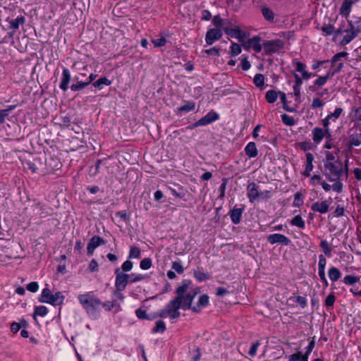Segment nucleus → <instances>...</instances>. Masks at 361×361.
Listing matches in <instances>:
<instances>
[{
    "label": "nucleus",
    "instance_id": "nucleus-1",
    "mask_svg": "<svg viewBox=\"0 0 361 361\" xmlns=\"http://www.w3.org/2000/svg\"><path fill=\"white\" fill-rule=\"evenodd\" d=\"M324 167V174L329 181L341 179L344 174L348 177V166L343 165L341 161L325 164Z\"/></svg>",
    "mask_w": 361,
    "mask_h": 361
},
{
    "label": "nucleus",
    "instance_id": "nucleus-2",
    "mask_svg": "<svg viewBox=\"0 0 361 361\" xmlns=\"http://www.w3.org/2000/svg\"><path fill=\"white\" fill-rule=\"evenodd\" d=\"M78 298L87 314L92 317L96 318L98 314L97 310L102 305L101 300L90 293L80 294Z\"/></svg>",
    "mask_w": 361,
    "mask_h": 361
},
{
    "label": "nucleus",
    "instance_id": "nucleus-3",
    "mask_svg": "<svg viewBox=\"0 0 361 361\" xmlns=\"http://www.w3.org/2000/svg\"><path fill=\"white\" fill-rule=\"evenodd\" d=\"M179 305L178 300H171L157 315V317L166 318L169 317L171 319H177L180 317Z\"/></svg>",
    "mask_w": 361,
    "mask_h": 361
},
{
    "label": "nucleus",
    "instance_id": "nucleus-4",
    "mask_svg": "<svg viewBox=\"0 0 361 361\" xmlns=\"http://www.w3.org/2000/svg\"><path fill=\"white\" fill-rule=\"evenodd\" d=\"M284 45V42L280 39L264 40L262 43V49L266 55H271L279 52L283 49Z\"/></svg>",
    "mask_w": 361,
    "mask_h": 361
},
{
    "label": "nucleus",
    "instance_id": "nucleus-5",
    "mask_svg": "<svg viewBox=\"0 0 361 361\" xmlns=\"http://www.w3.org/2000/svg\"><path fill=\"white\" fill-rule=\"evenodd\" d=\"M197 293L198 291L197 290L190 289L185 295H182L180 300H178L179 309L182 308L185 310L192 308V302Z\"/></svg>",
    "mask_w": 361,
    "mask_h": 361
},
{
    "label": "nucleus",
    "instance_id": "nucleus-6",
    "mask_svg": "<svg viewBox=\"0 0 361 361\" xmlns=\"http://www.w3.org/2000/svg\"><path fill=\"white\" fill-rule=\"evenodd\" d=\"M115 286L117 290H123L129 283L128 274L123 273L119 268L115 269Z\"/></svg>",
    "mask_w": 361,
    "mask_h": 361
},
{
    "label": "nucleus",
    "instance_id": "nucleus-7",
    "mask_svg": "<svg viewBox=\"0 0 361 361\" xmlns=\"http://www.w3.org/2000/svg\"><path fill=\"white\" fill-rule=\"evenodd\" d=\"M359 128H352L348 131V149H352L355 147L361 145V132L358 133Z\"/></svg>",
    "mask_w": 361,
    "mask_h": 361
},
{
    "label": "nucleus",
    "instance_id": "nucleus-8",
    "mask_svg": "<svg viewBox=\"0 0 361 361\" xmlns=\"http://www.w3.org/2000/svg\"><path fill=\"white\" fill-rule=\"evenodd\" d=\"M260 41L261 37L256 35L246 40V42L243 44V47L245 49L252 48L255 52L259 53L262 50V44H260Z\"/></svg>",
    "mask_w": 361,
    "mask_h": 361
},
{
    "label": "nucleus",
    "instance_id": "nucleus-9",
    "mask_svg": "<svg viewBox=\"0 0 361 361\" xmlns=\"http://www.w3.org/2000/svg\"><path fill=\"white\" fill-rule=\"evenodd\" d=\"M222 31L219 28L209 29L205 35V42L207 45H212L214 42L222 37Z\"/></svg>",
    "mask_w": 361,
    "mask_h": 361
},
{
    "label": "nucleus",
    "instance_id": "nucleus-10",
    "mask_svg": "<svg viewBox=\"0 0 361 361\" xmlns=\"http://www.w3.org/2000/svg\"><path fill=\"white\" fill-rule=\"evenodd\" d=\"M267 241L271 245L279 243L284 245H288L291 243V240L288 237L280 233H274L268 235Z\"/></svg>",
    "mask_w": 361,
    "mask_h": 361
},
{
    "label": "nucleus",
    "instance_id": "nucleus-11",
    "mask_svg": "<svg viewBox=\"0 0 361 361\" xmlns=\"http://www.w3.org/2000/svg\"><path fill=\"white\" fill-rule=\"evenodd\" d=\"M105 240L99 235H94L89 241L87 247V255H92L95 248L101 245H104Z\"/></svg>",
    "mask_w": 361,
    "mask_h": 361
},
{
    "label": "nucleus",
    "instance_id": "nucleus-12",
    "mask_svg": "<svg viewBox=\"0 0 361 361\" xmlns=\"http://www.w3.org/2000/svg\"><path fill=\"white\" fill-rule=\"evenodd\" d=\"M247 197L250 202L253 203L257 199H259V186L254 182L250 183L247 186Z\"/></svg>",
    "mask_w": 361,
    "mask_h": 361
},
{
    "label": "nucleus",
    "instance_id": "nucleus-13",
    "mask_svg": "<svg viewBox=\"0 0 361 361\" xmlns=\"http://www.w3.org/2000/svg\"><path fill=\"white\" fill-rule=\"evenodd\" d=\"M293 64L295 66V69L298 72L301 73L302 78L305 80H308L312 77H314L317 75L315 73H309L305 70V65L300 61H293Z\"/></svg>",
    "mask_w": 361,
    "mask_h": 361
},
{
    "label": "nucleus",
    "instance_id": "nucleus-14",
    "mask_svg": "<svg viewBox=\"0 0 361 361\" xmlns=\"http://www.w3.org/2000/svg\"><path fill=\"white\" fill-rule=\"evenodd\" d=\"M293 64L295 66V69L298 72L301 73L302 78L305 80H308L312 77H314L317 75L315 73H309L305 70V65L300 61H293Z\"/></svg>",
    "mask_w": 361,
    "mask_h": 361
},
{
    "label": "nucleus",
    "instance_id": "nucleus-15",
    "mask_svg": "<svg viewBox=\"0 0 361 361\" xmlns=\"http://www.w3.org/2000/svg\"><path fill=\"white\" fill-rule=\"evenodd\" d=\"M329 208V204L327 200L322 201L321 202H317L312 204L311 209L313 212H317L321 214H326L328 212Z\"/></svg>",
    "mask_w": 361,
    "mask_h": 361
},
{
    "label": "nucleus",
    "instance_id": "nucleus-16",
    "mask_svg": "<svg viewBox=\"0 0 361 361\" xmlns=\"http://www.w3.org/2000/svg\"><path fill=\"white\" fill-rule=\"evenodd\" d=\"M71 79V75L70 71L68 68H64L63 69L61 81V83L59 85V87L63 91L65 92L68 89V84L70 82Z\"/></svg>",
    "mask_w": 361,
    "mask_h": 361
},
{
    "label": "nucleus",
    "instance_id": "nucleus-17",
    "mask_svg": "<svg viewBox=\"0 0 361 361\" xmlns=\"http://www.w3.org/2000/svg\"><path fill=\"white\" fill-rule=\"evenodd\" d=\"M219 118V116L217 113L214 111H210L207 114H206L204 116L201 118L199 120V122L201 125V126H207L208 124L212 123V122L218 120Z\"/></svg>",
    "mask_w": 361,
    "mask_h": 361
},
{
    "label": "nucleus",
    "instance_id": "nucleus-18",
    "mask_svg": "<svg viewBox=\"0 0 361 361\" xmlns=\"http://www.w3.org/2000/svg\"><path fill=\"white\" fill-rule=\"evenodd\" d=\"M74 80L75 83H73L71 85V90L73 92H77L83 90L87 85H89L88 82L85 80H80V75H75L74 77Z\"/></svg>",
    "mask_w": 361,
    "mask_h": 361
},
{
    "label": "nucleus",
    "instance_id": "nucleus-19",
    "mask_svg": "<svg viewBox=\"0 0 361 361\" xmlns=\"http://www.w3.org/2000/svg\"><path fill=\"white\" fill-rule=\"evenodd\" d=\"M244 209V206H243L241 208H233L230 211L229 215L233 224H238L240 222Z\"/></svg>",
    "mask_w": 361,
    "mask_h": 361
},
{
    "label": "nucleus",
    "instance_id": "nucleus-20",
    "mask_svg": "<svg viewBox=\"0 0 361 361\" xmlns=\"http://www.w3.org/2000/svg\"><path fill=\"white\" fill-rule=\"evenodd\" d=\"M191 284V281L189 280H184L181 285H180L178 288L176 290V293H177V297H176L173 300H180L181 295H184L185 293L188 292L190 286Z\"/></svg>",
    "mask_w": 361,
    "mask_h": 361
},
{
    "label": "nucleus",
    "instance_id": "nucleus-21",
    "mask_svg": "<svg viewBox=\"0 0 361 361\" xmlns=\"http://www.w3.org/2000/svg\"><path fill=\"white\" fill-rule=\"evenodd\" d=\"M245 153L249 158H255L257 156L258 150L254 142H250L246 145Z\"/></svg>",
    "mask_w": 361,
    "mask_h": 361
},
{
    "label": "nucleus",
    "instance_id": "nucleus-22",
    "mask_svg": "<svg viewBox=\"0 0 361 361\" xmlns=\"http://www.w3.org/2000/svg\"><path fill=\"white\" fill-rule=\"evenodd\" d=\"M346 32V35L343 37L342 40L341 41V45H346L349 44L353 39H355L357 35L353 30H350V28L348 27V28L344 31Z\"/></svg>",
    "mask_w": 361,
    "mask_h": 361
},
{
    "label": "nucleus",
    "instance_id": "nucleus-23",
    "mask_svg": "<svg viewBox=\"0 0 361 361\" xmlns=\"http://www.w3.org/2000/svg\"><path fill=\"white\" fill-rule=\"evenodd\" d=\"M353 3V0H344L340 8V13L343 16H348Z\"/></svg>",
    "mask_w": 361,
    "mask_h": 361
},
{
    "label": "nucleus",
    "instance_id": "nucleus-24",
    "mask_svg": "<svg viewBox=\"0 0 361 361\" xmlns=\"http://www.w3.org/2000/svg\"><path fill=\"white\" fill-rule=\"evenodd\" d=\"M209 304V296L206 294H203L200 296L197 305L192 307V310L195 312H200V307H206Z\"/></svg>",
    "mask_w": 361,
    "mask_h": 361
},
{
    "label": "nucleus",
    "instance_id": "nucleus-25",
    "mask_svg": "<svg viewBox=\"0 0 361 361\" xmlns=\"http://www.w3.org/2000/svg\"><path fill=\"white\" fill-rule=\"evenodd\" d=\"M325 133L321 128H314L312 130V140L315 143H319L324 137Z\"/></svg>",
    "mask_w": 361,
    "mask_h": 361
},
{
    "label": "nucleus",
    "instance_id": "nucleus-26",
    "mask_svg": "<svg viewBox=\"0 0 361 361\" xmlns=\"http://www.w3.org/2000/svg\"><path fill=\"white\" fill-rule=\"evenodd\" d=\"M25 22V18L23 16H20L15 19H12L9 21V28L15 31L19 28L20 25L24 24Z\"/></svg>",
    "mask_w": 361,
    "mask_h": 361
},
{
    "label": "nucleus",
    "instance_id": "nucleus-27",
    "mask_svg": "<svg viewBox=\"0 0 361 361\" xmlns=\"http://www.w3.org/2000/svg\"><path fill=\"white\" fill-rule=\"evenodd\" d=\"M329 277L332 281H337L341 276V273L339 269L336 267H331L329 269Z\"/></svg>",
    "mask_w": 361,
    "mask_h": 361
},
{
    "label": "nucleus",
    "instance_id": "nucleus-28",
    "mask_svg": "<svg viewBox=\"0 0 361 361\" xmlns=\"http://www.w3.org/2000/svg\"><path fill=\"white\" fill-rule=\"evenodd\" d=\"M51 295H52V294L49 288H44L42 290V295L39 298V301L41 302H46V303L51 304L50 298H51Z\"/></svg>",
    "mask_w": 361,
    "mask_h": 361
},
{
    "label": "nucleus",
    "instance_id": "nucleus-29",
    "mask_svg": "<svg viewBox=\"0 0 361 361\" xmlns=\"http://www.w3.org/2000/svg\"><path fill=\"white\" fill-rule=\"evenodd\" d=\"M355 126L361 131V106L355 110L353 114Z\"/></svg>",
    "mask_w": 361,
    "mask_h": 361
},
{
    "label": "nucleus",
    "instance_id": "nucleus-30",
    "mask_svg": "<svg viewBox=\"0 0 361 361\" xmlns=\"http://www.w3.org/2000/svg\"><path fill=\"white\" fill-rule=\"evenodd\" d=\"M292 226H298L300 228L304 229L305 227V222L300 215L295 216L290 221Z\"/></svg>",
    "mask_w": 361,
    "mask_h": 361
},
{
    "label": "nucleus",
    "instance_id": "nucleus-31",
    "mask_svg": "<svg viewBox=\"0 0 361 361\" xmlns=\"http://www.w3.org/2000/svg\"><path fill=\"white\" fill-rule=\"evenodd\" d=\"M348 27L358 35V34L361 32V20L349 21Z\"/></svg>",
    "mask_w": 361,
    "mask_h": 361
},
{
    "label": "nucleus",
    "instance_id": "nucleus-32",
    "mask_svg": "<svg viewBox=\"0 0 361 361\" xmlns=\"http://www.w3.org/2000/svg\"><path fill=\"white\" fill-rule=\"evenodd\" d=\"M279 92L274 90H270L266 92L265 99L269 103H274L277 99Z\"/></svg>",
    "mask_w": 361,
    "mask_h": 361
},
{
    "label": "nucleus",
    "instance_id": "nucleus-33",
    "mask_svg": "<svg viewBox=\"0 0 361 361\" xmlns=\"http://www.w3.org/2000/svg\"><path fill=\"white\" fill-rule=\"evenodd\" d=\"M64 296L62 295L61 292H56L54 294H52L51 299V304L56 305H60L63 302Z\"/></svg>",
    "mask_w": 361,
    "mask_h": 361
},
{
    "label": "nucleus",
    "instance_id": "nucleus-34",
    "mask_svg": "<svg viewBox=\"0 0 361 361\" xmlns=\"http://www.w3.org/2000/svg\"><path fill=\"white\" fill-rule=\"evenodd\" d=\"M212 23L216 27V28L223 29L224 27L227 26L225 21L220 17L219 15H216L214 16L212 19Z\"/></svg>",
    "mask_w": 361,
    "mask_h": 361
},
{
    "label": "nucleus",
    "instance_id": "nucleus-35",
    "mask_svg": "<svg viewBox=\"0 0 361 361\" xmlns=\"http://www.w3.org/2000/svg\"><path fill=\"white\" fill-rule=\"evenodd\" d=\"M326 78H325L324 76H319L318 78L314 80V85L310 87V89L313 92H316V86L322 87L326 84Z\"/></svg>",
    "mask_w": 361,
    "mask_h": 361
},
{
    "label": "nucleus",
    "instance_id": "nucleus-36",
    "mask_svg": "<svg viewBox=\"0 0 361 361\" xmlns=\"http://www.w3.org/2000/svg\"><path fill=\"white\" fill-rule=\"evenodd\" d=\"M195 108V104L192 101L187 102L184 105L178 108V111L189 112L193 111Z\"/></svg>",
    "mask_w": 361,
    "mask_h": 361
},
{
    "label": "nucleus",
    "instance_id": "nucleus-37",
    "mask_svg": "<svg viewBox=\"0 0 361 361\" xmlns=\"http://www.w3.org/2000/svg\"><path fill=\"white\" fill-rule=\"evenodd\" d=\"M194 276L198 281H204L209 279L210 275L200 270L194 271Z\"/></svg>",
    "mask_w": 361,
    "mask_h": 361
},
{
    "label": "nucleus",
    "instance_id": "nucleus-38",
    "mask_svg": "<svg viewBox=\"0 0 361 361\" xmlns=\"http://www.w3.org/2000/svg\"><path fill=\"white\" fill-rule=\"evenodd\" d=\"M111 84V80H109L106 77H102V78L98 79L97 80L94 81L93 82V86L94 87L101 88L102 85H107L108 86V85H110Z\"/></svg>",
    "mask_w": 361,
    "mask_h": 361
},
{
    "label": "nucleus",
    "instance_id": "nucleus-39",
    "mask_svg": "<svg viewBox=\"0 0 361 361\" xmlns=\"http://www.w3.org/2000/svg\"><path fill=\"white\" fill-rule=\"evenodd\" d=\"M224 30L225 33L232 37L236 38L237 36V32L240 30V28L239 26L235 25L234 27H228V26H226L224 27Z\"/></svg>",
    "mask_w": 361,
    "mask_h": 361
},
{
    "label": "nucleus",
    "instance_id": "nucleus-40",
    "mask_svg": "<svg viewBox=\"0 0 361 361\" xmlns=\"http://www.w3.org/2000/svg\"><path fill=\"white\" fill-rule=\"evenodd\" d=\"M16 106V105H11L7 109L0 111V123L4 122L6 116H7L11 111L15 109Z\"/></svg>",
    "mask_w": 361,
    "mask_h": 361
},
{
    "label": "nucleus",
    "instance_id": "nucleus-41",
    "mask_svg": "<svg viewBox=\"0 0 361 361\" xmlns=\"http://www.w3.org/2000/svg\"><path fill=\"white\" fill-rule=\"evenodd\" d=\"M141 257L140 249L135 246L130 247L128 258L133 259L136 258L139 259Z\"/></svg>",
    "mask_w": 361,
    "mask_h": 361
},
{
    "label": "nucleus",
    "instance_id": "nucleus-42",
    "mask_svg": "<svg viewBox=\"0 0 361 361\" xmlns=\"http://www.w3.org/2000/svg\"><path fill=\"white\" fill-rule=\"evenodd\" d=\"M321 30L324 36H329L334 33V26L331 24H324L322 27Z\"/></svg>",
    "mask_w": 361,
    "mask_h": 361
},
{
    "label": "nucleus",
    "instance_id": "nucleus-43",
    "mask_svg": "<svg viewBox=\"0 0 361 361\" xmlns=\"http://www.w3.org/2000/svg\"><path fill=\"white\" fill-rule=\"evenodd\" d=\"M262 13L264 18L267 20L271 21L274 18V12L267 7H264L262 8Z\"/></svg>",
    "mask_w": 361,
    "mask_h": 361
},
{
    "label": "nucleus",
    "instance_id": "nucleus-44",
    "mask_svg": "<svg viewBox=\"0 0 361 361\" xmlns=\"http://www.w3.org/2000/svg\"><path fill=\"white\" fill-rule=\"evenodd\" d=\"M289 361H308L307 356L302 355L300 352L288 356Z\"/></svg>",
    "mask_w": 361,
    "mask_h": 361
},
{
    "label": "nucleus",
    "instance_id": "nucleus-45",
    "mask_svg": "<svg viewBox=\"0 0 361 361\" xmlns=\"http://www.w3.org/2000/svg\"><path fill=\"white\" fill-rule=\"evenodd\" d=\"M166 330L165 323L162 320L156 322V325L152 329L153 333H163Z\"/></svg>",
    "mask_w": 361,
    "mask_h": 361
},
{
    "label": "nucleus",
    "instance_id": "nucleus-46",
    "mask_svg": "<svg viewBox=\"0 0 361 361\" xmlns=\"http://www.w3.org/2000/svg\"><path fill=\"white\" fill-rule=\"evenodd\" d=\"M360 281V277L353 276V275H347L343 278V283L346 285H353Z\"/></svg>",
    "mask_w": 361,
    "mask_h": 361
},
{
    "label": "nucleus",
    "instance_id": "nucleus-47",
    "mask_svg": "<svg viewBox=\"0 0 361 361\" xmlns=\"http://www.w3.org/2000/svg\"><path fill=\"white\" fill-rule=\"evenodd\" d=\"M348 56V54L345 51H342L335 54L331 60V66H334L336 63H338L341 58H345Z\"/></svg>",
    "mask_w": 361,
    "mask_h": 361
},
{
    "label": "nucleus",
    "instance_id": "nucleus-48",
    "mask_svg": "<svg viewBox=\"0 0 361 361\" xmlns=\"http://www.w3.org/2000/svg\"><path fill=\"white\" fill-rule=\"evenodd\" d=\"M241 52V47L240 46L235 42H232L231 46V56L233 57L238 54H240Z\"/></svg>",
    "mask_w": 361,
    "mask_h": 361
},
{
    "label": "nucleus",
    "instance_id": "nucleus-49",
    "mask_svg": "<svg viewBox=\"0 0 361 361\" xmlns=\"http://www.w3.org/2000/svg\"><path fill=\"white\" fill-rule=\"evenodd\" d=\"M253 82H254V84L257 86V87H262L263 86L264 83V77L262 74L261 73H257L255 75L254 77V79H253Z\"/></svg>",
    "mask_w": 361,
    "mask_h": 361
},
{
    "label": "nucleus",
    "instance_id": "nucleus-50",
    "mask_svg": "<svg viewBox=\"0 0 361 361\" xmlns=\"http://www.w3.org/2000/svg\"><path fill=\"white\" fill-rule=\"evenodd\" d=\"M145 279V276L142 274H128L129 283H135Z\"/></svg>",
    "mask_w": 361,
    "mask_h": 361
},
{
    "label": "nucleus",
    "instance_id": "nucleus-51",
    "mask_svg": "<svg viewBox=\"0 0 361 361\" xmlns=\"http://www.w3.org/2000/svg\"><path fill=\"white\" fill-rule=\"evenodd\" d=\"M152 266V262L150 258L143 259L140 264V267L142 269L147 270Z\"/></svg>",
    "mask_w": 361,
    "mask_h": 361
},
{
    "label": "nucleus",
    "instance_id": "nucleus-52",
    "mask_svg": "<svg viewBox=\"0 0 361 361\" xmlns=\"http://www.w3.org/2000/svg\"><path fill=\"white\" fill-rule=\"evenodd\" d=\"M281 119L283 123L288 126H292L295 123L294 118L292 116H290L286 114L281 116Z\"/></svg>",
    "mask_w": 361,
    "mask_h": 361
},
{
    "label": "nucleus",
    "instance_id": "nucleus-53",
    "mask_svg": "<svg viewBox=\"0 0 361 361\" xmlns=\"http://www.w3.org/2000/svg\"><path fill=\"white\" fill-rule=\"evenodd\" d=\"M320 247L322 248L324 253L327 255H331V248L329 243L326 240H323L320 242Z\"/></svg>",
    "mask_w": 361,
    "mask_h": 361
},
{
    "label": "nucleus",
    "instance_id": "nucleus-54",
    "mask_svg": "<svg viewBox=\"0 0 361 361\" xmlns=\"http://www.w3.org/2000/svg\"><path fill=\"white\" fill-rule=\"evenodd\" d=\"M47 312L48 310L45 306L36 307L34 312V317H35V315L44 317L47 314Z\"/></svg>",
    "mask_w": 361,
    "mask_h": 361
},
{
    "label": "nucleus",
    "instance_id": "nucleus-55",
    "mask_svg": "<svg viewBox=\"0 0 361 361\" xmlns=\"http://www.w3.org/2000/svg\"><path fill=\"white\" fill-rule=\"evenodd\" d=\"M136 316L140 319L150 320L151 318L147 314L146 310L139 308L135 311Z\"/></svg>",
    "mask_w": 361,
    "mask_h": 361
},
{
    "label": "nucleus",
    "instance_id": "nucleus-56",
    "mask_svg": "<svg viewBox=\"0 0 361 361\" xmlns=\"http://www.w3.org/2000/svg\"><path fill=\"white\" fill-rule=\"evenodd\" d=\"M261 345L260 342L259 341H257L256 342H255L254 343H252V345H251L249 351H248V354L251 357H254L257 354V350L258 349V347Z\"/></svg>",
    "mask_w": 361,
    "mask_h": 361
},
{
    "label": "nucleus",
    "instance_id": "nucleus-57",
    "mask_svg": "<svg viewBox=\"0 0 361 361\" xmlns=\"http://www.w3.org/2000/svg\"><path fill=\"white\" fill-rule=\"evenodd\" d=\"M325 160H324V165L325 164H328V163H334V162H336V161H340L339 159H336L334 155L330 152H325Z\"/></svg>",
    "mask_w": 361,
    "mask_h": 361
},
{
    "label": "nucleus",
    "instance_id": "nucleus-58",
    "mask_svg": "<svg viewBox=\"0 0 361 361\" xmlns=\"http://www.w3.org/2000/svg\"><path fill=\"white\" fill-rule=\"evenodd\" d=\"M340 180L341 179H337L336 180H334V182L335 183L331 186L333 190L338 193L342 192L343 188V185Z\"/></svg>",
    "mask_w": 361,
    "mask_h": 361
},
{
    "label": "nucleus",
    "instance_id": "nucleus-59",
    "mask_svg": "<svg viewBox=\"0 0 361 361\" xmlns=\"http://www.w3.org/2000/svg\"><path fill=\"white\" fill-rule=\"evenodd\" d=\"M171 191L173 195L179 198L184 197L186 194V190L183 188H179L178 190H176V189H171Z\"/></svg>",
    "mask_w": 361,
    "mask_h": 361
},
{
    "label": "nucleus",
    "instance_id": "nucleus-60",
    "mask_svg": "<svg viewBox=\"0 0 361 361\" xmlns=\"http://www.w3.org/2000/svg\"><path fill=\"white\" fill-rule=\"evenodd\" d=\"M303 204V200L302 195L300 192H296L294 195L293 205L295 207H300Z\"/></svg>",
    "mask_w": 361,
    "mask_h": 361
},
{
    "label": "nucleus",
    "instance_id": "nucleus-61",
    "mask_svg": "<svg viewBox=\"0 0 361 361\" xmlns=\"http://www.w3.org/2000/svg\"><path fill=\"white\" fill-rule=\"evenodd\" d=\"M172 269L177 273L182 274L184 271L181 262H173L172 263Z\"/></svg>",
    "mask_w": 361,
    "mask_h": 361
},
{
    "label": "nucleus",
    "instance_id": "nucleus-62",
    "mask_svg": "<svg viewBox=\"0 0 361 361\" xmlns=\"http://www.w3.org/2000/svg\"><path fill=\"white\" fill-rule=\"evenodd\" d=\"M152 42L155 47H161L166 44V39L165 37H161L159 39H152Z\"/></svg>",
    "mask_w": 361,
    "mask_h": 361
},
{
    "label": "nucleus",
    "instance_id": "nucleus-63",
    "mask_svg": "<svg viewBox=\"0 0 361 361\" xmlns=\"http://www.w3.org/2000/svg\"><path fill=\"white\" fill-rule=\"evenodd\" d=\"M101 305H102L106 309V310L111 311L112 308L117 305V304L116 300H113L102 302Z\"/></svg>",
    "mask_w": 361,
    "mask_h": 361
},
{
    "label": "nucleus",
    "instance_id": "nucleus-64",
    "mask_svg": "<svg viewBox=\"0 0 361 361\" xmlns=\"http://www.w3.org/2000/svg\"><path fill=\"white\" fill-rule=\"evenodd\" d=\"M336 300V297L333 293L329 294L325 300V305L327 307H331L334 305Z\"/></svg>",
    "mask_w": 361,
    "mask_h": 361
}]
</instances>
